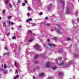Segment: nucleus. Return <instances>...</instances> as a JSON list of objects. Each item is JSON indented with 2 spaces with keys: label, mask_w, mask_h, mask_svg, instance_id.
Wrapping results in <instances>:
<instances>
[{
  "label": "nucleus",
  "mask_w": 79,
  "mask_h": 79,
  "mask_svg": "<svg viewBox=\"0 0 79 79\" xmlns=\"http://www.w3.org/2000/svg\"><path fill=\"white\" fill-rule=\"evenodd\" d=\"M39 2H41V1L40 0H39Z\"/></svg>",
  "instance_id": "nucleus-59"
},
{
  "label": "nucleus",
  "mask_w": 79,
  "mask_h": 79,
  "mask_svg": "<svg viewBox=\"0 0 79 79\" xmlns=\"http://www.w3.org/2000/svg\"><path fill=\"white\" fill-rule=\"evenodd\" d=\"M35 63H38V61H35Z\"/></svg>",
  "instance_id": "nucleus-45"
},
{
  "label": "nucleus",
  "mask_w": 79,
  "mask_h": 79,
  "mask_svg": "<svg viewBox=\"0 0 79 79\" xmlns=\"http://www.w3.org/2000/svg\"><path fill=\"white\" fill-rule=\"evenodd\" d=\"M56 62H58V60H56Z\"/></svg>",
  "instance_id": "nucleus-57"
},
{
  "label": "nucleus",
  "mask_w": 79,
  "mask_h": 79,
  "mask_svg": "<svg viewBox=\"0 0 79 79\" xmlns=\"http://www.w3.org/2000/svg\"><path fill=\"white\" fill-rule=\"evenodd\" d=\"M56 31L58 33V34H61L62 33L61 32V30L60 29H55Z\"/></svg>",
  "instance_id": "nucleus-2"
},
{
  "label": "nucleus",
  "mask_w": 79,
  "mask_h": 79,
  "mask_svg": "<svg viewBox=\"0 0 79 79\" xmlns=\"http://www.w3.org/2000/svg\"><path fill=\"white\" fill-rule=\"evenodd\" d=\"M9 68H10V67H8Z\"/></svg>",
  "instance_id": "nucleus-62"
},
{
  "label": "nucleus",
  "mask_w": 79,
  "mask_h": 79,
  "mask_svg": "<svg viewBox=\"0 0 79 79\" xmlns=\"http://www.w3.org/2000/svg\"><path fill=\"white\" fill-rule=\"evenodd\" d=\"M11 29H14V28L13 27H12Z\"/></svg>",
  "instance_id": "nucleus-55"
},
{
  "label": "nucleus",
  "mask_w": 79,
  "mask_h": 79,
  "mask_svg": "<svg viewBox=\"0 0 79 79\" xmlns=\"http://www.w3.org/2000/svg\"><path fill=\"white\" fill-rule=\"evenodd\" d=\"M2 19V17H0V20H1Z\"/></svg>",
  "instance_id": "nucleus-58"
},
{
  "label": "nucleus",
  "mask_w": 79,
  "mask_h": 79,
  "mask_svg": "<svg viewBox=\"0 0 79 79\" xmlns=\"http://www.w3.org/2000/svg\"><path fill=\"white\" fill-rule=\"evenodd\" d=\"M49 78L50 79V77Z\"/></svg>",
  "instance_id": "nucleus-64"
},
{
  "label": "nucleus",
  "mask_w": 79,
  "mask_h": 79,
  "mask_svg": "<svg viewBox=\"0 0 79 79\" xmlns=\"http://www.w3.org/2000/svg\"><path fill=\"white\" fill-rule=\"evenodd\" d=\"M10 54V53L9 52H7L6 53V55H8Z\"/></svg>",
  "instance_id": "nucleus-44"
},
{
  "label": "nucleus",
  "mask_w": 79,
  "mask_h": 79,
  "mask_svg": "<svg viewBox=\"0 0 79 79\" xmlns=\"http://www.w3.org/2000/svg\"><path fill=\"white\" fill-rule=\"evenodd\" d=\"M27 15L28 17H29V16H30V14L29 13H27Z\"/></svg>",
  "instance_id": "nucleus-28"
},
{
  "label": "nucleus",
  "mask_w": 79,
  "mask_h": 79,
  "mask_svg": "<svg viewBox=\"0 0 79 79\" xmlns=\"http://www.w3.org/2000/svg\"><path fill=\"white\" fill-rule=\"evenodd\" d=\"M26 4H25V3H23V6H25V5Z\"/></svg>",
  "instance_id": "nucleus-46"
},
{
  "label": "nucleus",
  "mask_w": 79,
  "mask_h": 79,
  "mask_svg": "<svg viewBox=\"0 0 79 79\" xmlns=\"http://www.w3.org/2000/svg\"><path fill=\"white\" fill-rule=\"evenodd\" d=\"M61 59H62L61 57H59L58 58V59L59 60H61Z\"/></svg>",
  "instance_id": "nucleus-32"
},
{
  "label": "nucleus",
  "mask_w": 79,
  "mask_h": 79,
  "mask_svg": "<svg viewBox=\"0 0 79 79\" xmlns=\"http://www.w3.org/2000/svg\"><path fill=\"white\" fill-rule=\"evenodd\" d=\"M78 2H79V0H78Z\"/></svg>",
  "instance_id": "nucleus-63"
},
{
  "label": "nucleus",
  "mask_w": 79,
  "mask_h": 79,
  "mask_svg": "<svg viewBox=\"0 0 79 79\" xmlns=\"http://www.w3.org/2000/svg\"><path fill=\"white\" fill-rule=\"evenodd\" d=\"M4 48H5V50H7V47H5Z\"/></svg>",
  "instance_id": "nucleus-48"
},
{
  "label": "nucleus",
  "mask_w": 79,
  "mask_h": 79,
  "mask_svg": "<svg viewBox=\"0 0 79 79\" xmlns=\"http://www.w3.org/2000/svg\"><path fill=\"white\" fill-rule=\"evenodd\" d=\"M15 65L16 66V67H17L18 65H17V63L15 62Z\"/></svg>",
  "instance_id": "nucleus-29"
},
{
  "label": "nucleus",
  "mask_w": 79,
  "mask_h": 79,
  "mask_svg": "<svg viewBox=\"0 0 79 79\" xmlns=\"http://www.w3.org/2000/svg\"><path fill=\"white\" fill-rule=\"evenodd\" d=\"M28 33L29 34H30V33H31L32 34V31L31 30H28Z\"/></svg>",
  "instance_id": "nucleus-25"
},
{
  "label": "nucleus",
  "mask_w": 79,
  "mask_h": 79,
  "mask_svg": "<svg viewBox=\"0 0 79 79\" xmlns=\"http://www.w3.org/2000/svg\"><path fill=\"white\" fill-rule=\"evenodd\" d=\"M39 55H35V59L37 58H38V57H39Z\"/></svg>",
  "instance_id": "nucleus-15"
},
{
  "label": "nucleus",
  "mask_w": 79,
  "mask_h": 79,
  "mask_svg": "<svg viewBox=\"0 0 79 79\" xmlns=\"http://www.w3.org/2000/svg\"><path fill=\"white\" fill-rule=\"evenodd\" d=\"M7 24L9 25H10V21H8Z\"/></svg>",
  "instance_id": "nucleus-24"
},
{
  "label": "nucleus",
  "mask_w": 79,
  "mask_h": 79,
  "mask_svg": "<svg viewBox=\"0 0 79 79\" xmlns=\"http://www.w3.org/2000/svg\"><path fill=\"white\" fill-rule=\"evenodd\" d=\"M1 58V56H0V58Z\"/></svg>",
  "instance_id": "nucleus-61"
},
{
  "label": "nucleus",
  "mask_w": 79,
  "mask_h": 79,
  "mask_svg": "<svg viewBox=\"0 0 79 79\" xmlns=\"http://www.w3.org/2000/svg\"><path fill=\"white\" fill-rule=\"evenodd\" d=\"M6 54V53H4V54H3V55H5Z\"/></svg>",
  "instance_id": "nucleus-51"
},
{
  "label": "nucleus",
  "mask_w": 79,
  "mask_h": 79,
  "mask_svg": "<svg viewBox=\"0 0 79 79\" xmlns=\"http://www.w3.org/2000/svg\"><path fill=\"white\" fill-rule=\"evenodd\" d=\"M33 79H35V77L33 76Z\"/></svg>",
  "instance_id": "nucleus-56"
},
{
  "label": "nucleus",
  "mask_w": 79,
  "mask_h": 79,
  "mask_svg": "<svg viewBox=\"0 0 79 79\" xmlns=\"http://www.w3.org/2000/svg\"><path fill=\"white\" fill-rule=\"evenodd\" d=\"M4 68H6V64H4Z\"/></svg>",
  "instance_id": "nucleus-31"
},
{
  "label": "nucleus",
  "mask_w": 79,
  "mask_h": 79,
  "mask_svg": "<svg viewBox=\"0 0 79 79\" xmlns=\"http://www.w3.org/2000/svg\"><path fill=\"white\" fill-rule=\"evenodd\" d=\"M45 19H48V17H46L45 18Z\"/></svg>",
  "instance_id": "nucleus-36"
},
{
  "label": "nucleus",
  "mask_w": 79,
  "mask_h": 79,
  "mask_svg": "<svg viewBox=\"0 0 79 79\" xmlns=\"http://www.w3.org/2000/svg\"><path fill=\"white\" fill-rule=\"evenodd\" d=\"M32 40H33V39H31V40H29V42H32Z\"/></svg>",
  "instance_id": "nucleus-35"
},
{
  "label": "nucleus",
  "mask_w": 79,
  "mask_h": 79,
  "mask_svg": "<svg viewBox=\"0 0 79 79\" xmlns=\"http://www.w3.org/2000/svg\"><path fill=\"white\" fill-rule=\"evenodd\" d=\"M9 6L10 8H12V7H11V4H9Z\"/></svg>",
  "instance_id": "nucleus-41"
},
{
  "label": "nucleus",
  "mask_w": 79,
  "mask_h": 79,
  "mask_svg": "<svg viewBox=\"0 0 79 79\" xmlns=\"http://www.w3.org/2000/svg\"><path fill=\"white\" fill-rule=\"evenodd\" d=\"M40 15H42V14H43V13H42V12H40V13H39Z\"/></svg>",
  "instance_id": "nucleus-39"
},
{
  "label": "nucleus",
  "mask_w": 79,
  "mask_h": 79,
  "mask_svg": "<svg viewBox=\"0 0 79 79\" xmlns=\"http://www.w3.org/2000/svg\"><path fill=\"white\" fill-rule=\"evenodd\" d=\"M11 17H12L11 16H9L7 17V19H10L11 18Z\"/></svg>",
  "instance_id": "nucleus-20"
},
{
  "label": "nucleus",
  "mask_w": 79,
  "mask_h": 79,
  "mask_svg": "<svg viewBox=\"0 0 79 79\" xmlns=\"http://www.w3.org/2000/svg\"><path fill=\"white\" fill-rule=\"evenodd\" d=\"M6 23L5 22H3V25L4 27H6Z\"/></svg>",
  "instance_id": "nucleus-13"
},
{
  "label": "nucleus",
  "mask_w": 79,
  "mask_h": 79,
  "mask_svg": "<svg viewBox=\"0 0 79 79\" xmlns=\"http://www.w3.org/2000/svg\"><path fill=\"white\" fill-rule=\"evenodd\" d=\"M67 40H70V41L72 40L70 38H68L67 39Z\"/></svg>",
  "instance_id": "nucleus-18"
},
{
  "label": "nucleus",
  "mask_w": 79,
  "mask_h": 79,
  "mask_svg": "<svg viewBox=\"0 0 79 79\" xmlns=\"http://www.w3.org/2000/svg\"><path fill=\"white\" fill-rule=\"evenodd\" d=\"M48 45L49 46V47H53V46H54V47H55V44H51L50 43H49L48 44Z\"/></svg>",
  "instance_id": "nucleus-6"
},
{
  "label": "nucleus",
  "mask_w": 79,
  "mask_h": 79,
  "mask_svg": "<svg viewBox=\"0 0 79 79\" xmlns=\"http://www.w3.org/2000/svg\"><path fill=\"white\" fill-rule=\"evenodd\" d=\"M48 42H50V40L49 39H48L47 40Z\"/></svg>",
  "instance_id": "nucleus-52"
},
{
  "label": "nucleus",
  "mask_w": 79,
  "mask_h": 79,
  "mask_svg": "<svg viewBox=\"0 0 79 79\" xmlns=\"http://www.w3.org/2000/svg\"><path fill=\"white\" fill-rule=\"evenodd\" d=\"M41 56L42 58H44V57H45V56H44V55L43 54H41Z\"/></svg>",
  "instance_id": "nucleus-17"
},
{
  "label": "nucleus",
  "mask_w": 79,
  "mask_h": 79,
  "mask_svg": "<svg viewBox=\"0 0 79 79\" xmlns=\"http://www.w3.org/2000/svg\"><path fill=\"white\" fill-rule=\"evenodd\" d=\"M53 39H54V40H57V38L56 37H53Z\"/></svg>",
  "instance_id": "nucleus-26"
},
{
  "label": "nucleus",
  "mask_w": 79,
  "mask_h": 79,
  "mask_svg": "<svg viewBox=\"0 0 79 79\" xmlns=\"http://www.w3.org/2000/svg\"><path fill=\"white\" fill-rule=\"evenodd\" d=\"M72 23L73 24V21H72Z\"/></svg>",
  "instance_id": "nucleus-60"
},
{
  "label": "nucleus",
  "mask_w": 79,
  "mask_h": 79,
  "mask_svg": "<svg viewBox=\"0 0 79 79\" xmlns=\"http://www.w3.org/2000/svg\"><path fill=\"white\" fill-rule=\"evenodd\" d=\"M77 21L78 22H79V19H77Z\"/></svg>",
  "instance_id": "nucleus-54"
},
{
  "label": "nucleus",
  "mask_w": 79,
  "mask_h": 79,
  "mask_svg": "<svg viewBox=\"0 0 79 79\" xmlns=\"http://www.w3.org/2000/svg\"><path fill=\"white\" fill-rule=\"evenodd\" d=\"M30 21H32V19L30 18L28 19H27L26 21H27V22H30Z\"/></svg>",
  "instance_id": "nucleus-9"
},
{
  "label": "nucleus",
  "mask_w": 79,
  "mask_h": 79,
  "mask_svg": "<svg viewBox=\"0 0 79 79\" xmlns=\"http://www.w3.org/2000/svg\"><path fill=\"white\" fill-rule=\"evenodd\" d=\"M73 61H71L70 62H69V65H70V64H72V63H73Z\"/></svg>",
  "instance_id": "nucleus-19"
},
{
  "label": "nucleus",
  "mask_w": 79,
  "mask_h": 79,
  "mask_svg": "<svg viewBox=\"0 0 79 79\" xmlns=\"http://www.w3.org/2000/svg\"><path fill=\"white\" fill-rule=\"evenodd\" d=\"M10 72H12V70L11 69H10Z\"/></svg>",
  "instance_id": "nucleus-53"
},
{
  "label": "nucleus",
  "mask_w": 79,
  "mask_h": 79,
  "mask_svg": "<svg viewBox=\"0 0 79 79\" xmlns=\"http://www.w3.org/2000/svg\"><path fill=\"white\" fill-rule=\"evenodd\" d=\"M58 27H61V26L60 25L58 24Z\"/></svg>",
  "instance_id": "nucleus-47"
},
{
  "label": "nucleus",
  "mask_w": 79,
  "mask_h": 79,
  "mask_svg": "<svg viewBox=\"0 0 79 79\" xmlns=\"http://www.w3.org/2000/svg\"><path fill=\"white\" fill-rule=\"evenodd\" d=\"M33 25V26H36V25H37V24H36L35 23H33L32 24Z\"/></svg>",
  "instance_id": "nucleus-37"
},
{
  "label": "nucleus",
  "mask_w": 79,
  "mask_h": 79,
  "mask_svg": "<svg viewBox=\"0 0 79 79\" xmlns=\"http://www.w3.org/2000/svg\"><path fill=\"white\" fill-rule=\"evenodd\" d=\"M19 77L18 75H17L16 76L14 77V79H16V78H17V77Z\"/></svg>",
  "instance_id": "nucleus-22"
},
{
  "label": "nucleus",
  "mask_w": 79,
  "mask_h": 79,
  "mask_svg": "<svg viewBox=\"0 0 79 79\" xmlns=\"http://www.w3.org/2000/svg\"><path fill=\"white\" fill-rule=\"evenodd\" d=\"M44 25H45V26H50V25H51V24L49 23H48L46 24V22H44Z\"/></svg>",
  "instance_id": "nucleus-5"
},
{
  "label": "nucleus",
  "mask_w": 79,
  "mask_h": 79,
  "mask_svg": "<svg viewBox=\"0 0 79 79\" xmlns=\"http://www.w3.org/2000/svg\"><path fill=\"white\" fill-rule=\"evenodd\" d=\"M12 39H14V40H15L16 39V37L15 36H13L12 37Z\"/></svg>",
  "instance_id": "nucleus-16"
},
{
  "label": "nucleus",
  "mask_w": 79,
  "mask_h": 79,
  "mask_svg": "<svg viewBox=\"0 0 79 79\" xmlns=\"http://www.w3.org/2000/svg\"><path fill=\"white\" fill-rule=\"evenodd\" d=\"M5 10H3L2 11L3 14H4L5 13Z\"/></svg>",
  "instance_id": "nucleus-34"
},
{
  "label": "nucleus",
  "mask_w": 79,
  "mask_h": 79,
  "mask_svg": "<svg viewBox=\"0 0 79 79\" xmlns=\"http://www.w3.org/2000/svg\"><path fill=\"white\" fill-rule=\"evenodd\" d=\"M35 48H36V50H39L40 48V46L37 44L35 45Z\"/></svg>",
  "instance_id": "nucleus-3"
},
{
  "label": "nucleus",
  "mask_w": 79,
  "mask_h": 79,
  "mask_svg": "<svg viewBox=\"0 0 79 79\" xmlns=\"http://www.w3.org/2000/svg\"><path fill=\"white\" fill-rule=\"evenodd\" d=\"M52 69L54 70H55V69L58 68V67H52Z\"/></svg>",
  "instance_id": "nucleus-12"
},
{
  "label": "nucleus",
  "mask_w": 79,
  "mask_h": 79,
  "mask_svg": "<svg viewBox=\"0 0 79 79\" xmlns=\"http://www.w3.org/2000/svg\"><path fill=\"white\" fill-rule=\"evenodd\" d=\"M3 73L4 74H7V73H8V70H3Z\"/></svg>",
  "instance_id": "nucleus-10"
},
{
  "label": "nucleus",
  "mask_w": 79,
  "mask_h": 79,
  "mask_svg": "<svg viewBox=\"0 0 79 79\" xmlns=\"http://www.w3.org/2000/svg\"><path fill=\"white\" fill-rule=\"evenodd\" d=\"M74 57H75V58H76V57H77V55L76 54H74Z\"/></svg>",
  "instance_id": "nucleus-30"
},
{
  "label": "nucleus",
  "mask_w": 79,
  "mask_h": 79,
  "mask_svg": "<svg viewBox=\"0 0 79 79\" xmlns=\"http://www.w3.org/2000/svg\"><path fill=\"white\" fill-rule=\"evenodd\" d=\"M46 67H48L50 66V63L48 62L46 63Z\"/></svg>",
  "instance_id": "nucleus-4"
},
{
  "label": "nucleus",
  "mask_w": 79,
  "mask_h": 79,
  "mask_svg": "<svg viewBox=\"0 0 79 79\" xmlns=\"http://www.w3.org/2000/svg\"><path fill=\"white\" fill-rule=\"evenodd\" d=\"M9 0H5V4H8Z\"/></svg>",
  "instance_id": "nucleus-14"
},
{
  "label": "nucleus",
  "mask_w": 79,
  "mask_h": 79,
  "mask_svg": "<svg viewBox=\"0 0 79 79\" xmlns=\"http://www.w3.org/2000/svg\"><path fill=\"white\" fill-rule=\"evenodd\" d=\"M25 2H26V3H27V1H24Z\"/></svg>",
  "instance_id": "nucleus-49"
},
{
  "label": "nucleus",
  "mask_w": 79,
  "mask_h": 79,
  "mask_svg": "<svg viewBox=\"0 0 79 79\" xmlns=\"http://www.w3.org/2000/svg\"><path fill=\"white\" fill-rule=\"evenodd\" d=\"M10 34V33H8V34H6V35H7V36H8Z\"/></svg>",
  "instance_id": "nucleus-42"
},
{
  "label": "nucleus",
  "mask_w": 79,
  "mask_h": 79,
  "mask_svg": "<svg viewBox=\"0 0 79 79\" xmlns=\"http://www.w3.org/2000/svg\"><path fill=\"white\" fill-rule=\"evenodd\" d=\"M19 28H21V27H22V26H21V25H19Z\"/></svg>",
  "instance_id": "nucleus-40"
},
{
  "label": "nucleus",
  "mask_w": 79,
  "mask_h": 79,
  "mask_svg": "<svg viewBox=\"0 0 79 79\" xmlns=\"http://www.w3.org/2000/svg\"><path fill=\"white\" fill-rule=\"evenodd\" d=\"M28 10V11H31V7H29L27 8Z\"/></svg>",
  "instance_id": "nucleus-23"
},
{
  "label": "nucleus",
  "mask_w": 79,
  "mask_h": 79,
  "mask_svg": "<svg viewBox=\"0 0 79 79\" xmlns=\"http://www.w3.org/2000/svg\"><path fill=\"white\" fill-rule=\"evenodd\" d=\"M20 2H21V1H20V0H18V3H20Z\"/></svg>",
  "instance_id": "nucleus-43"
},
{
  "label": "nucleus",
  "mask_w": 79,
  "mask_h": 79,
  "mask_svg": "<svg viewBox=\"0 0 79 79\" xmlns=\"http://www.w3.org/2000/svg\"><path fill=\"white\" fill-rule=\"evenodd\" d=\"M18 73V70H16L15 71V74H17Z\"/></svg>",
  "instance_id": "nucleus-38"
},
{
  "label": "nucleus",
  "mask_w": 79,
  "mask_h": 79,
  "mask_svg": "<svg viewBox=\"0 0 79 79\" xmlns=\"http://www.w3.org/2000/svg\"><path fill=\"white\" fill-rule=\"evenodd\" d=\"M63 74V73L59 72V76H60V77H61L62 76Z\"/></svg>",
  "instance_id": "nucleus-7"
},
{
  "label": "nucleus",
  "mask_w": 79,
  "mask_h": 79,
  "mask_svg": "<svg viewBox=\"0 0 79 79\" xmlns=\"http://www.w3.org/2000/svg\"><path fill=\"white\" fill-rule=\"evenodd\" d=\"M61 3H62L63 6H64L65 5V4H64V1H61Z\"/></svg>",
  "instance_id": "nucleus-11"
},
{
  "label": "nucleus",
  "mask_w": 79,
  "mask_h": 79,
  "mask_svg": "<svg viewBox=\"0 0 79 79\" xmlns=\"http://www.w3.org/2000/svg\"><path fill=\"white\" fill-rule=\"evenodd\" d=\"M44 75V73H40L39 75V76H40V77H42Z\"/></svg>",
  "instance_id": "nucleus-8"
},
{
  "label": "nucleus",
  "mask_w": 79,
  "mask_h": 79,
  "mask_svg": "<svg viewBox=\"0 0 79 79\" xmlns=\"http://www.w3.org/2000/svg\"><path fill=\"white\" fill-rule=\"evenodd\" d=\"M52 4H51L49 6H49V7H50V8H52Z\"/></svg>",
  "instance_id": "nucleus-21"
},
{
  "label": "nucleus",
  "mask_w": 79,
  "mask_h": 79,
  "mask_svg": "<svg viewBox=\"0 0 79 79\" xmlns=\"http://www.w3.org/2000/svg\"><path fill=\"white\" fill-rule=\"evenodd\" d=\"M64 61H63L60 64H58V65L59 66H61L62 65L64 68H67V67H69V64H64Z\"/></svg>",
  "instance_id": "nucleus-1"
},
{
  "label": "nucleus",
  "mask_w": 79,
  "mask_h": 79,
  "mask_svg": "<svg viewBox=\"0 0 79 79\" xmlns=\"http://www.w3.org/2000/svg\"><path fill=\"white\" fill-rule=\"evenodd\" d=\"M48 10H51V7H49V6H48Z\"/></svg>",
  "instance_id": "nucleus-27"
},
{
  "label": "nucleus",
  "mask_w": 79,
  "mask_h": 79,
  "mask_svg": "<svg viewBox=\"0 0 79 79\" xmlns=\"http://www.w3.org/2000/svg\"><path fill=\"white\" fill-rule=\"evenodd\" d=\"M11 24H14V23H13V22H11Z\"/></svg>",
  "instance_id": "nucleus-50"
},
{
  "label": "nucleus",
  "mask_w": 79,
  "mask_h": 79,
  "mask_svg": "<svg viewBox=\"0 0 79 79\" xmlns=\"http://www.w3.org/2000/svg\"><path fill=\"white\" fill-rule=\"evenodd\" d=\"M43 45H44V47H47V45H46V44H44Z\"/></svg>",
  "instance_id": "nucleus-33"
}]
</instances>
